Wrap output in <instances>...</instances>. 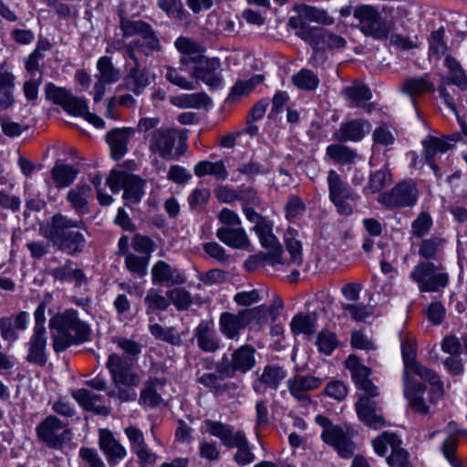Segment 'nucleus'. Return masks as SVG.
<instances>
[{
    "label": "nucleus",
    "mask_w": 467,
    "mask_h": 467,
    "mask_svg": "<svg viewBox=\"0 0 467 467\" xmlns=\"http://www.w3.org/2000/svg\"><path fill=\"white\" fill-rule=\"evenodd\" d=\"M53 333V348L56 352L64 351L72 344L85 342L88 339V330L83 322H80L77 312L69 309L62 314L54 316L49 321Z\"/></svg>",
    "instance_id": "f257e3e1"
},
{
    "label": "nucleus",
    "mask_w": 467,
    "mask_h": 467,
    "mask_svg": "<svg viewBox=\"0 0 467 467\" xmlns=\"http://www.w3.org/2000/svg\"><path fill=\"white\" fill-rule=\"evenodd\" d=\"M243 212L246 219L250 223H254L253 230L257 234L261 245L268 250V252L264 255V260L273 266L278 264H284L285 262L282 258V245L273 234L272 222L256 213L246 204H244Z\"/></svg>",
    "instance_id": "f03ea898"
},
{
    "label": "nucleus",
    "mask_w": 467,
    "mask_h": 467,
    "mask_svg": "<svg viewBox=\"0 0 467 467\" xmlns=\"http://www.w3.org/2000/svg\"><path fill=\"white\" fill-rule=\"evenodd\" d=\"M256 349L252 345H243L231 353V358L223 355L215 366L216 373L223 379H231L236 373L245 374L256 365Z\"/></svg>",
    "instance_id": "7ed1b4c3"
},
{
    "label": "nucleus",
    "mask_w": 467,
    "mask_h": 467,
    "mask_svg": "<svg viewBox=\"0 0 467 467\" xmlns=\"http://www.w3.org/2000/svg\"><path fill=\"white\" fill-rule=\"evenodd\" d=\"M107 184L114 192L123 190L122 198L127 206L139 203L145 193L146 182L140 176L124 171H111Z\"/></svg>",
    "instance_id": "20e7f679"
},
{
    "label": "nucleus",
    "mask_w": 467,
    "mask_h": 467,
    "mask_svg": "<svg viewBox=\"0 0 467 467\" xmlns=\"http://www.w3.org/2000/svg\"><path fill=\"white\" fill-rule=\"evenodd\" d=\"M441 265H437L430 261H422L414 266L410 276L418 284L420 292H439L449 283V275L441 272Z\"/></svg>",
    "instance_id": "39448f33"
},
{
    "label": "nucleus",
    "mask_w": 467,
    "mask_h": 467,
    "mask_svg": "<svg viewBox=\"0 0 467 467\" xmlns=\"http://www.w3.org/2000/svg\"><path fill=\"white\" fill-rule=\"evenodd\" d=\"M298 36L303 40L308 42L314 48V54L309 61L314 67H317L319 64L318 55L320 51L341 48L346 44L344 38L322 27H311L302 25Z\"/></svg>",
    "instance_id": "423d86ee"
},
{
    "label": "nucleus",
    "mask_w": 467,
    "mask_h": 467,
    "mask_svg": "<svg viewBox=\"0 0 467 467\" xmlns=\"http://www.w3.org/2000/svg\"><path fill=\"white\" fill-rule=\"evenodd\" d=\"M316 422L322 427L321 438L327 444L332 446L342 458H349L355 451V444L350 434L338 425H334L323 415H317Z\"/></svg>",
    "instance_id": "0eeeda50"
},
{
    "label": "nucleus",
    "mask_w": 467,
    "mask_h": 467,
    "mask_svg": "<svg viewBox=\"0 0 467 467\" xmlns=\"http://www.w3.org/2000/svg\"><path fill=\"white\" fill-rule=\"evenodd\" d=\"M38 441L51 449H60L70 441L71 431L67 424L57 417L49 415L36 428Z\"/></svg>",
    "instance_id": "6e6552de"
},
{
    "label": "nucleus",
    "mask_w": 467,
    "mask_h": 467,
    "mask_svg": "<svg viewBox=\"0 0 467 467\" xmlns=\"http://www.w3.org/2000/svg\"><path fill=\"white\" fill-rule=\"evenodd\" d=\"M46 97L55 104L60 105L67 113L88 119V105L85 99L73 96L66 88H58L52 83L46 86Z\"/></svg>",
    "instance_id": "1a4fd4ad"
},
{
    "label": "nucleus",
    "mask_w": 467,
    "mask_h": 467,
    "mask_svg": "<svg viewBox=\"0 0 467 467\" xmlns=\"http://www.w3.org/2000/svg\"><path fill=\"white\" fill-rule=\"evenodd\" d=\"M419 192L411 181H404L395 185L390 191L378 197V202L389 208L413 206L418 200Z\"/></svg>",
    "instance_id": "9d476101"
},
{
    "label": "nucleus",
    "mask_w": 467,
    "mask_h": 467,
    "mask_svg": "<svg viewBox=\"0 0 467 467\" xmlns=\"http://www.w3.org/2000/svg\"><path fill=\"white\" fill-rule=\"evenodd\" d=\"M133 365L131 358H124L118 354L109 355L107 362L114 383L127 387H136L140 382L139 374L132 370Z\"/></svg>",
    "instance_id": "9b49d317"
},
{
    "label": "nucleus",
    "mask_w": 467,
    "mask_h": 467,
    "mask_svg": "<svg viewBox=\"0 0 467 467\" xmlns=\"http://www.w3.org/2000/svg\"><path fill=\"white\" fill-rule=\"evenodd\" d=\"M85 223L82 221H73L66 216L57 213L51 219V224L45 231L44 236L47 238L58 249H71L65 240L67 235L73 234V228H84Z\"/></svg>",
    "instance_id": "f8f14e48"
},
{
    "label": "nucleus",
    "mask_w": 467,
    "mask_h": 467,
    "mask_svg": "<svg viewBox=\"0 0 467 467\" xmlns=\"http://www.w3.org/2000/svg\"><path fill=\"white\" fill-rule=\"evenodd\" d=\"M176 130L169 127L155 129L149 136V150L163 159H171L176 141Z\"/></svg>",
    "instance_id": "ddd939ff"
},
{
    "label": "nucleus",
    "mask_w": 467,
    "mask_h": 467,
    "mask_svg": "<svg viewBox=\"0 0 467 467\" xmlns=\"http://www.w3.org/2000/svg\"><path fill=\"white\" fill-rule=\"evenodd\" d=\"M345 366L350 371L352 379L360 390L370 397L379 395L377 386L369 379L370 368L363 365L358 356L349 355L345 361Z\"/></svg>",
    "instance_id": "4468645a"
},
{
    "label": "nucleus",
    "mask_w": 467,
    "mask_h": 467,
    "mask_svg": "<svg viewBox=\"0 0 467 467\" xmlns=\"http://www.w3.org/2000/svg\"><path fill=\"white\" fill-rule=\"evenodd\" d=\"M197 65L192 71V77L197 80H201L207 86L216 88L222 84V76L218 72L221 63L217 58H200Z\"/></svg>",
    "instance_id": "2eb2a0df"
},
{
    "label": "nucleus",
    "mask_w": 467,
    "mask_h": 467,
    "mask_svg": "<svg viewBox=\"0 0 467 467\" xmlns=\"http://www.w3.org/2000/svg\"><path fill=\"white\" fill-rule=\"evenodd\" d=\"M364 393L357 401L355 407L358 419L367 426L373 429H380L385 425V420L380 414L376 401Z\"/></svg>",
    "instance_id": "dca6fc26"
},
{
    "label": "nucleus",
    "mask_w": 467,
    "mask_h": 467,
    "mask_svg": "<svg viewBox=\"0 0 467 467\" xmlns=\"http://www.w3.org/2000/svg\"><path fill=\"white\" fill-rule=\"evenodd\" d=\"M134 135L135 130L130 127L115 128L107 133L106 141L113 160L119 161L127 154L128 144Z\"/></svg>",
    "instance_id": "f3484780"
},
{
    "label": "nucleus",
    "mask_w": 467,
    "mask_h": 467,
    "mask_svg": "<svg viewBox=\"0 0 467 467\" xmlns=\"http://www.w3.org/2000/svg\"><path fill=\"white\" fill-rule=\"evenodd\" d=\"M426 388L420 383L410 382L408 378L405 380L404 395L409 400L410 407L417 413L428 415L431 413V406L435 403H429V393L424 397Z\"/></svg>",
    "instance_id": "a211bd4d"
},
{
    "label": "nucleus",
    "mask_w": 467,
    "mask_h": 467,
    "mask_svg": "<svg viewBox=\"0 0 467 467\" xmlns=\"http://www.w3.org/2000/svg\"><path fill=\"white\" fill-rule=\"evenodd\" d=\"M247 314L243 310L237 314L223 312L219 318L221 333L228 339H237L240 332L249 325Z\"/></svg>",
    "instance_id": "6ab92c4d"
},
{
    "label": "nucleus",
    "mask_w": 467,
    "mask_h": 467,
    "mask_svg": "<svg viewBox=\"0 0 467 467\" xmlns=\"http://www.w3.org/2000/svg\"><path fill=\"white\" fill-rule=\"evenodd\" d=\"M286 377L285 370L277 365H267L264 368L260 377L253 383L254 390L263 394L267 389H277L281 382Z\"/></svg>",
    "instance_id": "aec40b11"
},
{
    "label": "nucleus",
    "mask_w": 467,
    "mask_h": 467,
    "mask_svg": "<svg viewBox=\"0 0 467 467\" xmlns=\"http://www.w3.org/2000/svg\"><path fill=\"white\" fill-rule=\"evenodd\" d=\"M152 282L167 285H182L186 282L183 272L164 261H158L151 268Z\"/></svg>",
    "instance_id": "412c9836"
},
{
    "label": "nucleus",
    "mask_w": 467,
    "mask_h": 467,
    "mask_svg": "<svg viewBox=\"0 0 467 467\" xmlns=\"http://www.w3.org/2000/svg\"><path fill=\"white\" fill-rule=\"evenodd\" d=\"M194 337L197 346L204 352L214 353L220 348V338L207 321H202L194 329Z\"/></svg>",
    "instance_id": "4be33fe9"
},
{
    "label": "nucleus",
    "mask_w": 467,
    "mask_h": 467,
    "mask_svg": "<svg viewBox=\"0 0 467 467\" xmlns=\"http://www.w3.org/2000/svg\"><path fill=\"white\" fill-rule=\"evenodd\" d=\"M99 443L100 450L106 454L109 462L111 464H115L118 460H121L127 455L126 449L107 429L99 430Z\"/></svg>",
    "instance_id": "5701e85b"
},
{
    "label": "nucleus",
    "mask_w": 467,
    "mask_h": 467,
    "mask_svg": "<svg viewBox=\"0 0 467 467\" xmlns=\"http://www.w3.org/2000/svg\"><path fill=\"white\" fill-rule=\"evenodd\" d=\"M217 238L226 245L236 249H247L250 247V240L244 228L221 227L216 232Z\"/></svg>",
    "instance_id": "b1692460"
},
{
    "label": "nucleus",
    "mask_w": 467,
    "mask_h": 467,
    "mask_svg": "<svg viewBox=\"0 0 467 467\" xmlns=\"http://www.w3.org/2000/svg\"><path fill=\"white\" fill-rule=\"evenodd\" d=\"M421 379L431 384L429 391V403H437L443 396V384L440 377L431 368L418 363L412 368Z\"/></svg>",
    "instance_id": "393cba45"
},
{
    "label": "nucleus",
    "mask_w": 467,
    "mask_h": 467,
    "mask_svg": "<svg viewBox=\"0 0 467 467\" xmlns=\"http://www.w3.org/2000/svg\"><path fill=\"white\" fill-rule=\"evenodd\" d=\"M287 385L291 395L296 399L309 400V397L305 392L319 388L321 379L313 376L297 375L290 379L287 381Z\"/></svg>",
    "instance_id": "a878e982"
},
{
    "label": "nucleus",
    "mask_w": 467,
    "mask_h": 467,
    "mask_svg": "<svg viewBox=\"0 0 467 467\" xmlns=\"http://www.w3.org/2000/svg\"><path fill=\"white\" fill-rule=\"evenodd\" d=\"M400 89L404 94L413 99L426 93H433L435 91V86L434 83L429 79V76L425 74L420 78H408L404 79L401 83Z\"/></svg>",
    "instance_id": "bb28decb"
},
{
    "label": "nucleus",
    "mask_w": 467,
    "mask_h": 467,
    "mask_svg": "<svg viewBox=\"0 0 467 467\" xmlns=\"http://www.w3.org/2000/svg\"><path fill=\"white\" fill-rule=\"evenodd\" d=\"M165 380L158 378L150 379L144 384L140 391V402L148 407H158L163 402L160 390L164 387Z\"/></svg>",
    "instance_id": "cd10ccee"
},
{
    "label": "nucleus",
    "mask_w": 467,
    "mask_h": 467,
    "mask_svg": "<svg viewBox=\"0 0 467 467\" xmlns=\"http://www.w3.org/2000/svg\"><path fill=\"white\" fill-rule=\"evenodd\" d=\"M178 51L182 55L181 62L187 65L190 62L195 63L202 58L204 51L202 45L185 36H180L174 43Z\"/></svg>",
    "instance_id": "c85d7f7f"
},
{
    "label": "nucleus",
    "mask_w": 467,
    "mask_h": 467,
    "mask_svg": "<svg viewBox=\"0 0 467 467\" xmlns=\"http://www.w3.org/2000/svg\"><path fill=\"white\" fill-rule=\"evenodd\" d=\"M370 127L369 123L362 119H354L344 123L335 133V138L338 141H358L365 136L364 128Z\"/></svg>",
    "instance_id": "c756f323"
},
{
    "label": "nucleus",
    "mask_w": 467,
    "mask_h": 467,
    "mask_svg": "<svg viewBox=\"0 0 467 467\" xmlns=\"http://www.w3.org/2000/svg\"><path fill=\"white\" fill-rule=\"evenodd\" d=\"M446 244V239L440 235H431L422 239L418 254L424 261L438 260Z\"/></svg>",
    "instance_id": "7c9ffc66"
},
{
    "label": "nucleus",
    "mask_w": 467,
    "mask_h": 467,
    "mask_svg": "<svg viewBox=\"0 0 467 467\" xmlns=\"http://www.w3.org/2000/svg\"><path fill=\"white\" fill-rule=\"evenodd\" d=\"M170 102L181 109H201L212 104L211 99L204 92L171 96Z\"/></svg>",
    "instance_id": "2f4dec72"
},
{
    "label": "nucleus",
    "mask_w": 467,
    "mask_h": 467,
    "mask_svg": "<svg viewBox=\"0 0 467 467\" xmlns=\"http://www.w3.org/2000/svg\"><path fill=\"white\" fill-rule=\"evenodd\" d=\"M424 155L431 168L437 174L438 166L434 163L433 160L437 153H444L449 150L452 144L446 140H441L436 137H429L423 140Z\"/></svg>",
    "instance_id": "473e14b6"
},
{
    "label": "nucleus",
    "mask_w": 467,
    "mask_h": 467,
    "mask_svg": "<svg viewBox=\"0 0 467 467\" xmlns=\"http://www.w3.org/2000/svg\"><path fill=\"white\" fill-rule=\"evenodd\" d=\"M153 78L154 75L149 69L140 68V66L131 67L126 78L128 83L132 85L130 88L136 95H140Z\"/></svg>",
    "instance_id": "72a5a7b5"
},
{
    "label": "nucleus",
    "mask_w": 467,
    "mask_h": 467,
    "mask_svg": "<svg viewBox=\"0 0 467 467\" xmlns=\"http://www.w3.org/2000/svg\"><path fill=\"white\" fill-rule=\"evenodd\" d=\"M47 339L45 334H33L28 346V355L26 360L30 363L44 366L47 361L45 353Z\"/></svg>",
    "instance_id": "f704fd0d"
},
{
    "label": "nucleus",
    "mask_w": 467,
    "mask_h": 467,
    "mask_svg": "<svg viewBox=\"0 0 467 467\" xmlns=\"http://www.w3.org/2000/svg\"><path fill=\"white\" fill-rule=\"evenodd\" d=\"M79 171L73 165L57 163L51 170V177L58 188L70 185L77 178Z\"/></svg>",
    "instance_id": "c9c22d12"
},
{
    "label": "nucleus",
    "mask_w": 467,
    "mask_h": 467,
    "mask_svg": "<svg viewBox=\"0 0 467 467\" xmlns=\"http://www.w3.org/2000/svg\"><path fill=\"white\" fill-rule=\"evenodd\" d=\"M296 232L293 229H288L285 234V244L286 251L289 254V265L296 266L303 265V249L302 243L296 238Z\"/></svg>",
    "instance_id": "e433bc0d"
},
{
    "label": "nucleus",
    "mask_w": 467,
    "mask_h": 467,
    "mask_svg": "<svg viewBox=\"0 0 467 467\" xmlns=\"http://www.w3.org/2000/svg\"><path fill=\"white\" fill-rule=\"evenodd\" d=\"M67 200L78 213H86L88 212V184L80 182L69 190Z\"/></svg>",
    "instance_id": "4c0bfd02"
},
{
    "label": "nucleus",
    "mask_w": 467,
    "mask_h": 467,
    "mask_svg": "<svg viewBox=\"0 0 467 467\" xmlns=\"http://www.w3.org/2000/svg\"><path fill=\"white\" fill-rule=\"evenodd\" d=\"M317 322V315L311 314H298L295 316L291 321L290 327L293 334L312 335L315 332Z\"/></svg>",
    "instance_id": "58836bf2"
},
{
    "label": "nucleus",
    "mask_w": 467,
    "mask_h": 467,
    "mask_svg": "<svg viewBox=\"0 0 467 467\" xmlns=\"http://www.w3.org/2000/svg\"><path fill=\"white\" fill-rule=\"evenodd\" d=\"M342 94L356 107H362L366 101L371 99L369 88L360 83H354L345 88Z\"/></svg>",
    "instance_id": "ea45409f"
},
{
    "label": "nucleus",
    "mask_w": 467,
    "mask_h": 467,
    "mask_svg": "<svg viewBox=\"0 0 467 467\" xmlns=\"http://www.w3.org/2000/svg\"><path fill=\"white\" fill-rule=\"evenodd\" d=\"M194 173L198 177L204 175H213L220 180H225L228 177V172L222 161L211 162L203 161L198 162L194 167Z\"/></svg>",
    "instance_id": "a19ab883"
},
{
    "label": "nucleus",
    "mask_w": 467,
    "mask_h": 467,
    "mask_svg": "<svg viewBox=\"0 0 467 467\" xmlns=\"http://www.w3.org/2000/svg\"><path fill=\"white\" fill-rule=\"evenodd\" d=\"M133 44L137 49L146 56H150L161 49L159 38L151 26L140 36V38L133 41Z\"/></svg>",
    "instance_id": "79ce46f5"
},
{
    "label": "nucleus",
    "mask_w": 467,
    "mask_h": 467,
    "mask_svg": "<svg viewBox=\"0 0 467 467\" xmlns=\"http://www.w3.org/2000/svg\"><path fill=\"white\" fill-rule=\"evenodd\" d=\"M292 83L299 89L312 91L317 88L319 78L312 70L302 68L292 76Z\"/></svg>",
    "instance_id": "37998d69"
},
{
    "label": "nucleus",
    "mask_w": 467,
    "mask_h": 467,
    "mask_svg": "<svg viewBox=\"0 0 467 467\" xmlns=\"http://www.w3.org/2000/svg\"><path fill=\"white\" fill-rule=\"evenodd\" d=\"M359 29L366 36H372L376 39H386L390 31V26L379 15L367 25L359 26Z\"/></svg>",
    "instance_id": "c03bdc74"
},
{
    "label": "nucleus",
    "mask_w": 467,
    "mask_h": 467,
    "mask_svg": "<svg viewBox=\"0 0 467 467\" xmlns=\"http://www.w3.org/2000/svg\"><path fill=\"white\" fill-rule=\"evenodd\" d=\"M297 11L302 18L308 21L324 25H331L334 23V19L329 16L325 10L314 6L303 5L298 7Z\"/></svg>",
    "instance_id": "a18cd8bd"
},
{
    "label": "nucleus",
    "mask_w": 467,
    "mask_h": 467,
    "mask_svg": "<svg viewBox=\"0 0 467 467\" xmlns=\"http://www.w3.org/2000/svg\"><path fill=\"white\" fill-rule=\"evenodd\" d=\"M327 184L329 190V199H335L344 195L348 198V193L352 191L348 187L347 183L342 180L339 174L330 170L327 175Z\"/></svg>",
    "instance_id": "49530a36"
},
{
    "label": "nucleus",
    "mask_w": 467,
    "mask_h": 467,
    "mask_svg": "<svg viewBox=\"0 0 467 467\" xmlns=\"http://www.w3.org/2000/svg\"><path fill=\"white\" fill-rule=\"evenodd\" d=\"M51 275L61 281H73L78 283L84 281L85 274L82 270L73 268L71 263H67L62 266L51 270Z\"/></svg>",
    "instance_id": "de8ad7c7"
},
{
    "label": "nucleus",
    "mask_w": 467,
    "mask_h": 467,
    "mask_svg": "<svg viewBox=\"0 0 467 467\" xmlns=\"http://www.w3.org/2000/svg\"><path fill=\"white\" fill-rule=\"evenodd\" d=\"M99 76V81L103 83H113L119 79V71L114 68L110 58L108 57H100L97 64Z\"/></svg>",
    "instance_id": "09e8293b"
},
{
    "label": "nucleus",
    "mask_w": 467,
    "mask_h": 467,
    "mask_svg": "<svg viewBox=\"0 0 467 467\" xmlns=\"http://www.w3.org/2000/svg\"><path fill=\"white\" fill-rule=\"evenodd\" d=\"M327 155L341 164L351 163L357 157V153L354 150L341 144L329 145L327 148Z\"/></svg>",
    "instance_id": "8fccbe9b"
},
{
    "label": "nucleus",
    "mask_w": 467,
    "mask_h": 467,
    "mask_svg": "<svg viewBox=\"0 0 467 467\" xmlns=\"http://www.w3.org/2000/svg\"><path fill=\"white\" fill-rule=\"evenodd\" d=\"M150 331L157 339L178 346L182 343L181 335L173 327H162L159 324L150 326Z\"/></svg>",
    "instance_id": "3c124183"
},
{
    "label": "nucleus",
    "mask_w": 467,
    "mask_h": 467,
    "mask_svg": "<svg viewBox=\"0 0 467 467\" xmlns=\"http://www.w3.org/2000/svg\"><path fill=\"white\" fill-rule=\"evenodd\" d=\"M144 302L147 306V313L150 314L157 310L164 311L170 306L168 297L159 294L155 289H150L145 296Z\"/></svg>",
    "instance_id": "603ef678"
},
{
    "label": "nucleus",
    "mask_w": 467,
    "mask_h": 467,
    "mask_svg": "<svg viewBox=\"0 0 467 467\" xmlns=\"http://www.w3.org/2000/svg\"><path fill=\"white\" fill-rule=\"evenodd\" d=\"M372 443L375 451L379 455L383 456L387 451L388 446H389L391 451H393L395 447H399L400 445L401 441L398 435L394 433L384 432L379 437L375 439Z\"/></svg>",
    "instance_id": "864d4df0"
},
{
    "label": "nucleus",
    "mask_w": 467,
    "mask_h": 467,
    "mask_svg": "<svg viewBox=\"0 0 467 467\" xmlns=\"http://www.w3.org/2000/svg\"><path fill=\"white\" fill-rule=\"evenodd\" d=\"M148 263V256H139L131 253H128L125 256V265L128 270L139 276H144L147 274Z\"/></svg>",
    "instance_id": "5fc2aeb1"
},
{
    "label": "nucleus",
    "mask_w": 467,
    "mask_h": 467,
    "mask_svg": "<svg viewBox=\"0 0 467 467\" xmlns=\"http://www.w3.org/2000/svg\"><path fill=\"white\" fill-rule=\"evenodd\" d=\"M445 65L451 74V81L462 89H467V79L461 65L451 57H446Z\"/></svg>",
    "instance_id": "6e6d98bb"
},
{
    "label": "nucleus",
    "mask_w": 467,
    "mask_h": 467,
    "mask_svg": "<svg viewBox=\"0 0 467 467\" xmlns=\"http://www.w3.org/2000/svg\"><path fill=\"white\" fill-rule=\"evenodd\" d=\"M265 79L263 75H254L248 80H239L231 90V97L238 98L250 93L257 85Z\"/></svg>",
    "instance_id": "4d7b16f0"
},
{
    "label": "nucleus",
    "mask_w": 467,
    "mask_h": 467,
    "mask_svg": "<svg viewBox=\"0 0 467 467\" xmlns=\"http://www.w3.org/2000/svg\"><path fill=\"white\" fill-rule=\"evenodd\" d=\"M432 223L430 213L421 212L411 223V234L417 238H422L430 232Z\"/></svg>",
    "instance_id": "13d9d810"
},
{
    "label": "nucleus",
    "mask_w": 467,
    "mask_h": 467,
    "mask_svg": "<svg viewBox=\"0 0 467 467\" xmlns=\"http://www.w3.org/2000/svg\"><path fill=\"white\" fill-rule=\"evenodd\" d=\"M166 296L179 310L187 309L192 303L190 293L181 287L167 291Z\"/></svg>",
    "instance_id": "bf43d9fd"
},
{
    "label": "nucleus",
    "mask_w": 467,
    "mask_h": 467,
    "mask_svg": "<svg viewBox=\"0 0 467 467\" xmlns=\"http://www.w3.org/2000/svg\"><path fill=\"white\" fill-rule=\"evenodd\" d=\"M391 182V174L387 169H381L371 174L367 190L375 193L381 191Z\"/></svg>",
    "instance_id": "052dcab7"
},
{
    "label": "nucleus",
    "mask_w": 467,
    "mask_h": 467,
    "mask_svg": "<svg viewBox=\"0 0 467 467\" xmlns=\"http://www.w3.org/2000/svg\"><path fill=\"white\" fill-rule=\"evenodd\" d=\"M150 26L141 20H131L121 18L120 29L124 36H132L138 35L141 36Z\"/></svg>",
    "instance_id": "680f3d73"
},
{
    "label": "nucleus",
    "mask_w": 467,
    "mask_h": 467,
    "mask_svg": "<svg viewBox=\"0 0 467 467\" xmlns=\"http://www.w3.org/2000/svg\"><path fill=\"white\" fill-rule=\"evenodd\" d=\"M341 308L344 313L348 314L357 322L365 321L372 315V308L365 305L342 304Z\"/></svg>",
    "instance_id": "e2e57ef3"
},
{
    "label": "nucleus",
    "mask_w": 467,
    "mask_h": 467,
    "mask_svg": "<svg viewBox=\"0 0 467 467\" xmlns=\"http://www.w3.org/2000/svg\"><path fill=\"white\" fill-rule=\"evenodd\" d=\"M429 45L430 51L437 57L446 54L448 48L444 41V29L442 27L431 33Z\"/></svg>",
    "instance_id": "0e129e2a"
},
{
    "label": "nucleus",
    "mask_w": 467,
    "mask_h": 467,
    "mask_svg": "<svg viewBox=\"0 0 467 467\" xmlns=\"http://www.w3.org/2000/svg\"><path fill=\"white\" fill-rule=\"evenodd\" d=\"M230 429V425L223 424L221 421L205 420H203V427H202L201 431L210 433L211 435L219 438L222 441Z\"/></svg>",
    "instance_id": "69168bd1"
},
{
    "label": "nucleus",
    "mask_w": 467,
    "mask_h": 467,
    "mask_svg": "<svg viewBox=\"0 0 467 467\" xmlns=\"http://www.w3.org/2000/svg\"><path fill=\"white\" fill-rule=\"evenodd\" d=\"M457 447L458 439L451 436L443 441L441 449L444 457L449 461L452 467H463L462 462L454 457Z\"/></svg>",
    "instance_id": "338daca9"
},
{
    "label": "nucleus",
    "mask_w": 467,
    "mask_h": 467,
    "mask_svg": "<svg viewBox=\"0 0 467 467\" xmlns=\"http://www.w3.org/2000/svg\"><path fill=\"white\" fill-rule=\"evenodd\" d=\"M390 467H412L409 461V453L399 447H395L387 459Z\"/></svg>",
    "instance_id": "774afa93"
}]
</instances>
